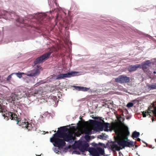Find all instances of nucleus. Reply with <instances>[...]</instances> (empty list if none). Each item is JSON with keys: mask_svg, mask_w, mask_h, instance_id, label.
<instances>
[{"mask_svg": "<svg viewBox=\"0 0 156 156\" xmlns=\"http://www.w3.org/2000/svg\"><path fill=\"white\" fill-rule=\"evenodd\" d=\"M9 18L15 19L17 26L22 28V30L23 31H25L24 34L28 37H30V25L29 23H27L28 21L27 20L17 15L13 11H8L5 10H0V18L7 19Z\"/></svg>", "mask_w": 156, "mask_h": 156, "instance_id": "nucleus-1", "label": "nucleus"}, {"mask_svg": "<svg viewBox=\"0 0 156 156\" xmlns=\"http://www.w3.org/2000/svg\"><path fill=\"white\" fill-rule=\"evenodd\" d=\"M89 143H87L81 137L80 139L75 143L73 146V151L72 152V154L80 155L81 152L88 151Z\"/></svg>", "mask_w": 156, "mask_h": 156, "instance_id": "nucleus-2", "label": "nucleus"}, {"mask_svg": "<svg viewBox=\"0 0 156 156\" xmlns=\"http://www.w3.org/2000/svg\"><path fill=\"white\" fill-rule=\"evenodd\" d=\"M55 139L52 142H50L54 146L52 148V150L55 152L57 153L60 151L66 152L68 151L69 147L68 146H66V141H65V140H63L62 138Z\"/></svg>", "mask_w": 156, "mask_h": 156, "instance_id": "nucleus-3", "label": "nucleus"}, {"mask_svg": "<svg viewBox=\"0 0 156 156\" xmlns=\"http://www.w3.org/2000/svg\"><path fill=\"white\" fill-rule=\"evenodd\" d=\"M37 68L28 71L27 73H24L18 71L17 73H13V75H16L18 78L20 79L23 76V75H26L30 77L35 76L40 73V70H42V67L39 65H37Z\"/></svg>", "mask_w": 156, "mask_h": 156, "instance_id": "nucleus-4", "label": "nucleus"}, {"mask_svg": "<svg viewBox=\"0 0 156 156\" xmlns=\"http://www.w3.org/2000/svg\"><path fill=\"white\" fill-rule=\"evenodd\" d=\"M58 132V137L59 138H62L63 140H65V141L69 143H72L74 142L72 136L68 133H63L62 132Z\"/></svg>", "mask_w": 156, "mask_h": 156, "instance_id": "nucleus-5", "label": "nucleus"}, {"mask_svg": "<svg viewBox=\"0 0 156 156\" xmlns=\"http://www.w3.org/2000/svg\"><path fill=\"white\" fill-rule=\"evenodd\" d=\"M52 53V52L51 51L46 52L41 56L37 58L34 61V64L35 65L38 63H42L50 57Z\"/></svg>", "mask_w": 156, "mask_h": 156, "instance_id": "nucleus-6", "label": "nucleus"}, {"mask_svg": "<svg viewBox=\"0 0 156 156\" xmlns=\"http://www.w3.org/2000/svg\"><path fill=\"white\" fill-rule=\"evenodd\" d=\"M126 139H124L122 141H118V144L121 146H123V149L125 148V147L130 148L133 147L134 146L133 141L128 139V137H127Z\"/></svg>", "mask_w": 156, "mask_h": 156, "instance_id": "nucleus-7", "label": "nucleus"}, {"mask_svg": "<svg viewBox=\"0 0 156 156\" xmlns=\"http://www.w3.org/2000/svg\"><path fill=\"white\" fill-rule=\"evenodd\" d=\"M115 81L116 82L120 84L126 83L129 82L130 78L126 75H121L115 78Z\"/></svg>", "mask_w": 156, "mask_h": 156, "instance_id": "nucleus-8", "label": "nucleus"}, {"mask_svg": "<svg viewBox=\"0 0 156 156\" xmlns=\"http://www.w3.org/2000/svg\"><path fill=\"white\" fill-rule=\"evenodd\" d=\"M90 145L93 146L90 147H88V151L90 154V155L91 156H97L96 152L94 150H93V149L92 148L96 150L101 149L98 147V143H96L95 142H94L91 143Z\"/></svg>", "mask_w": 156, "mask_h": 156, "instance_id": "nucleus-9", "label": "nucleus"}, {"mask_svg": "<svg viewBox=\"0 0 156 156\" xmlns=\"http://www.w3.org/2000/svg\"><path fill=\"white\" fill-rule=\"evenodd\" d=\"M98 147L101 149H97L96 150L93 149V150L95 151L96 152L97 156H100V155H103L105 154V144L99 142L98 143ZM93 149V148H92Z\"/></svg>", "mask_w": 156, "mask_h": 156, "instance_id": "nucleus-10", "label": "nucleus"}, {"mask_svg": "<svg viewBox=\"0 0 156 156\" xmlns=\"http://www.w3.org/2000/svg\"><path fill=\"white\" fill-rule=\"evenodd\" d=\"M73 88V90L74 89L78 91H81L84 92L88 91L89 93L91 94L94 92V90L90 89L89 87H87L81 86H77L73 85L72 87Z\"/></svg>", "mask_w": 156, "mask_h": 156, "instance_id": "nucleus-11", "label": "nucleus"}, {"mask_svg": "<svg viewBox=\"0 0 156 156\" xmlns=\"http://www.w3.org/2000/svg\"><path fill=\"white\" fill-rule=\"evenodd\" d=\"M66 78V73H60L57 76L55 74H53L51 76V77L50 78V81L52 80H60L62 79H65Z\"/></svg>", "mask_w": 156, "mask_h": 156, "instance_id": "nucleus-12", "label": "nucleus"}, {"mask_svg": "<svg viewBox=\"0 0 156 156\" xmlns=\"http://www.w3.org/2000/svg\"><path fill=\"white\" fill-rule=\"evenodd\" d=\"M152 62L150 60H146L140 64V68L145 70L150 67L151 65Z\"/></svg>", "mask_w": 156, "mask_h": 156, "instance_id": "nucleus-13", "label": "nucleus"}, {"mask_svg": "<svg viewBox=\"0 0 156 156\" xmlns=\"http://www.w3.org/2000/svg\"><path fill=\"white\" fill-rule=\"evenodd\" d=\"M103 121L104 123H103L102 127L100 128V131L104 130L105 131L108 132L109 130L108 128L109 127V125L110 123L108 122H105L104 121Z\"/></svg>", "mask_w": 156, "mask_h": 156, "instance_id": "nucleus-14", "label": "nucleus"}, {"mask_svg": "<svg viewBox=\"0 0 156 156\" xmlns=\"http://www.w3.org/2000/svg\"><path fill=\"white\" fill-rule=\"evenodd\" d=\"M140 64L131 65L129 66L128 70L129 72H133L136 71L137 68H140Z\"/></svg>", "mask_w": 156, "mask_h": 156, "instance_id": "nucleus-15", "label": "nucleus"}, {"mask_svg": "<svg viewBox=\"0 0 156 156\" xmlns=\"http://www.w3.org/2000/svg\"><path fill=\"white\" fill-rule=\"evenodd\" d=\"M19 97V95L16 94H12L11 96L7 98V101L10 102L14 101H15V99L16 98L18 99L17 98Z\"/></svg>", "mask_w": 156, "mask_h": 156, "instance_id": "nucleus-16", "label": "nucleus"}, {"mask_svg": "<svg viewBox=\"0 0 156 156\" xmlns=\"http://www.w3.org/2000/svg\"><path fill=\"white\" fill-rule=\"evenodd\" d=\"M66 14L63 11L58 13L57 15L58 20H62L63 21H65L64 19L66 17Z\"/></svg>", "mask_w": 156, "mask_h": 156, "instance_id": "nucleus-17", "label": "nucleus"}, {"mask_svg": "<svg viewBox=\"0 0 156 156\" xmlns=\"http://www.w3.org/2000/svg\"><path fill=\"white\" fill-rule=\"evenodd\" d=\"M46 16L45 13H38L35 16V18L37 19L38 20H42Z\"/></svg>", "mask_w": 156, "mask_h": 156, "instance_id": "nucleus-18", "label": "nucleus"}, {"mask_svg": "<svg viewBox=\"0 0 156 156\" xmlns=\"http://www.w3.org/2000/svg\"><path fill=\"white\" fill-rule=\"evenodd\" d=\"M95 122H96V123L94 124L95 129H96L97 130L98 129L100 131V128L102 127L103 123L101 121L99 120Z\"/></svg>", "mask_w": 156, "mask_h": 156, "instance_id": "nucleus-19", "label": "nucleus"}, {"mask_svg": "<svg viewBox=\"0 0 156 156\" xmlns=\"http://www.w3.org/2000/svg\"><path fill=\"white\" fill-rule=\"evenodd\" d=\"M58 131L54 134L51 137L50 139V142H52V141L54 140L55 139H59L58 137Z\"/></svg>", "mask_w": 156, "mask_h": 156, "instance_id": "nucleus-20", "label": "nucleus"}, {"mask_svg": "<svg viewBox=\"0 0 156 156\" xmlns=\"http://www.w3.org/2000/svg\"><path fill=\"white\" fill-rule=\"evenodd\" d=\"M140 134L139 132H137L135 130L132 133V137L133 139L135 138H137L139 136Z\"/></svg>", "mask_w": 156, "mask_h": 156, "instance_id": "nucleus-21", "label": "nucleus"}, {"mask_svg": "<svg viewBox=\"0 0 156 156\" xmlns=\"http://www.w3.org/2000/svg\"><path fill=\"white\" fill-rule=\"evenodd\" d=\"M58 129L59 131H61L63 133L65 132L68 130V129L66 126H63L60 127L58 128Z\"/></svg>", "mask_w": 156, "mask_h": 156, "instance_id": "nucleus-22", "label": "nucleus"}, {"mask_svg": "<svg viewBox=\"0 0 156 156\" xmlns=\"http://www.w3.org/2000/svg\"><path fill=\"white\" fill-rule=\"evenodd\" d=\"M147 86L149 90L156 89V83H153L151 85L148 84Z\"/></svg>", "mask_w": 156, "mask_h": 156, "instance_id": "nucleus-23", "label": "nucleus"}, {"mask_svg": "<svg viewBox=\"0 0 156 156\" xmlns=\"http://www.w3.org/2000/svg\"><path fill=\"white\" fill-rule=\"evenodd\" d=\"M83 131L84 132L85 135L84 136H89L91 134V132H90V130L87 128H84L83 129Z\"/></svg>", "mask_w": 156, "mask_h": 156, "instance_id": "nucleus-24", "label": "nucleus"}, {"mask_svg": "<svg viewBox=\"0 0 156 156\" xmlns=\"http://www.w3.org/2000/svg\"><path fill=\"white\" fill-rule=\"evenodd\" d=\"M81 137H82V139H83V140L87 143H89V142L92 140L90 138V136H84L83 135Z\"/></svg>", "mask_w": 156, "mask_h": 156, "instance_id": "nucleus-25", "label": "nucleus"}, {"mask_svg": "<svg viewBox=\"0 0 156 156\" xmlns=\"http://www.w3.org/2000/svg\"><path fill=\"white\" fill-rule=\"evenodd\" d=\"M103 133H102V134L98 135V138L100 139H101L103 140H106V138L108 136L107 135H106V136H105L104 135H103Z\"/></svg>", "mask_w": 156, "mask_h": 156, "instance_id": "nucleus-26", "label": "nucleus"}, {"mask_svg": "<svg viewBox=\"0 0 156 156\" xmlns=\"http://www.w3.org/2000/svg\"><path fill=\"white\" fill-rule=\"evenodd\" d=\"M23 126L25 128H27L28 130L32 129V128L33 127L32 124L29 122L26 124V126Z\"/></svg>", "mask_w": 156, "mask_h": 156, "instance_id": "nucleus-27", "label": "nucleus"}, {"mask_svg": "<svg viewBox=\"0 0 156 156\" xmlns=\"http://www.w3.org/2000/svg\"><path fill=\"white\" fill-rule=\"evenodd\" d=\"M118 145L119 144H118L117 142L116 141H113L110 145L111 147H114V148H116V147H119Z\"/></svg>", "mask_w": 156, "mask_h": 156, "instance_id": "nucleus-28", "label": "nucleus"}, {"mask_svg": "<svg viewBox=\"0 0 156 156\" xmlns=\"http://www.w3.org/2000/svg\"><path fill=\"white\" fill-rule=\"evenodd\" d=\"M71 71L73 74V76H78L80 75V72H77L73 71Z\"/></svg>", "mask_w": 156, "mask_h": 156, "instance_id": "nucleus-29", "label": "nucleus"}, {"mask_svg": "<svg viewBox=\"0 0 156 156\" xmlns=\"http://www.w3.org/2000/svg\"><path fill=\"white\" fill-rule=\"evenodd\" d=\"M66 78H69L73 76L72 71H70L69 72L66 73Z\"/></svg>", "mask_w": 156, "mask_h": 156, "instance_id": "nucleus-30", "label": "nucleus"}, {"mask_svg": "<svg viewBox=\"0 0 156 156\" xmlns=\"http://www.w3.org/2000/svg\"><path fill=\"white\" fill-rule=\"evenodd\" d=\"M134 105V103L132 102H129L127 103L126 105V106L128 108H130L132 107Z\"/></svg>", "mask_w": 156, "mask_h": 156, "instance_id": "nucleus-31", "label": "nucleus"}, {"mask_svg": "<svg viewBox=\"0 0 156 156\" xmlns=\"http://www.w3.org/2000/svg\"><path fill=\"white\" fill-rule=\"evenodd\" d=\"M13 75V73H11L10 75H9L6 78V80L8 82H10V81L11 78L12 76Z\"/></svg>", "mask_w": 156, "mask_h": 156, "instance_id": "nucleus-32", "label": "nucleus"}, {"mask_svg": "<svg viewBox=\"0 0 156 156\" xmlns=\"http://www.w3.org/2000/svg\"><path fill=\"white\" fill-rule=\"evenodd\" d=\"M101 118L99 116H94L92 117V118H93L94 119L93 120H94V121L95 122H96L97 121H98V118Z\"/></svg>", "mask_w": 156, "mask_h": 156, "instance_id": "nucleus-33", "label": "nucleus"}, {"mask_svg": "<svg viewBox=\"0 0 156 156\" xmlns=\"http://www.w3.org/2000/svg\"><path fill=\"white\" fill-rule=\"evenodd\" d=\"M46 81L45 80H41L40 81L38 82L36 84H42L44 83H46Z\"/></svg>", "mask_w": 156, "mask_h": 156, "instance_id": "nucleus-34", "label": "nucleus"}, {"mask_svg": "<svg viewBox=\"0 0 156 156\" xmlns=\"http://www.w3.org/2000/svg\"><path fill=\"white\" fill-rule=\"evenodd\" d=\"M109 141H108L107 143H106V145L105 144V146L104 147L105 148H108V149H110V146L109 144Z\"/></svg>", "mask_w": 156, "mask_h": 156, "instance_id": "nucleus-35", "label": "nucleus"}, {"mask_svg": "<svg viewBox=\"0 0 156 156\" xmlns=\"http://www.w3.org/2000/svg\"><path fill=\"white\" fill-rule=\"evenodd\" d=\"M69 126V129H76L77 128V126H70V125H69L68 126Z\"/></svg>", "mask_w": 156, "mask_h": 156, "instance_id": "nucleus-36", "label": "nucleus"}, {"mask_svg": "<svg viewBox=\"0 0 156 156\" xmlns=\"http://www.w3.org/2000/svg\"><path fill=\"white\" fill-rule=\"evenodd\" d=\"M40 103H42V102H45V101H47L46 98H41L40 99Z\"/></svg>", "mask_w": 156, "mask_h": 156, "instance_id": "nucleus-37", "label": "nucleus"}, {"mask_svg": "<svg viewBox=\"0 0 156 156\" xmlns=\"http://www.w3.org/2000/svg\"><path fill=\"white\" fill-rule=\"evenodd\" d=\"M141 112L143 117H146L147 116L146 113L145 112L143 111Z\"/></svg>", "mask_w": 156, "mask_h": 156, "instance_id": "nucleus-38", "label": "nucleus"}, {"mask_svg": "<svg viewBox=\"0 0 156 156\" xmlns=\"http://www.w3.org/2000/svg\"><path fill=\"white\" fill-rule=\"evenodd\" d=\"M124 123V125H125L126 128L128 129V135L129 136L130 135V132H129V128L128 126L127 125H126L124 123Z\"/></svg>", "mask_w": 156, "mask_h": 156, "instance_id": "nucleus-39", "label": "nucleus"}, {"mask_svg": "<svg viewBox=\"0 0 156 156\" xmlns=\"http://www.w3.org/2000/svg\"><path fill=\"white\" fill-rule=\"evenodd\" d=\"M22 122L23 123H24L23 125L24 124L25 125V126H26V124L29 123L27 121V120L26 119L24 121V122H23V120H22Z\"/></svg>", "mask_w": 156, "mask_h": 156, "instance_id": "nucleus-40", "label": "nucleus"}, {"mask_svg": "<svg viewBox=\"0 0 156 156\" xmlns=\"http://www.w3.org/2000/svg\"><path fill=\"white\" fill-rule=\"evenodd\" d=\"M48 4L49 5H50V4L52 3H53L54 1V0H48Z\"/></svg>", "mask_w": 156, "mask_h": 156, "instance_id": "nucleus-41", "label": "nucleus"}, {"mask_svg": "<svg viewBox=\"0 0 156 156\" xmlns=\"http://www.w3.org/2000/svg\"><path fill=\"white\" fill-rule=\"evenodd\" d=\"M89 121L91 123L94 124L95 123V122L93 119H90L89 120Z\"/></svg>", "mask_w": 156, "mask_h": 156, "instance_id": "nucleus-42", "label": "nucleus"}, {"mask_svg": "<svg viewBox=\"0 0 156 156\" xmlns=\"http://www.w3.org/2000/svg\"><path fill=\"white\" fill-rule=\"evenodd\" d=\"M138 100L137 99H135L132 101V102L134 104L136 103V102H138Z\"/></svg>", "mask_w": 156, "mask_h": 156, "instance_id": "nucleus-43", "label": "nucleus"}, {"mask_svg": "<svg viewBox=\"0 0 156 156\" xmlns=\"http://www.w3.org/2000/svg\"><path fill=\"white\" fill-rule=\"evenodd\" d=\"M115 150L117 151H119L121 149H122V148H118L117 147H116V148H115Z\"/></svg>", "mask_w": 156, "mask_h": 156, "instance_id": "nucleus-44", "label": "nucleus"}, {"mask_svg": "<svg viewBox=\"0 0 156 156\" xmlns=\"http://www.w3.org/2000/svg\"><path fill=\"white\" fill-rule=\"evenodd\" d=\"M2 33L1 31H0V40H2Z\"/></svg>", "mask_w": 156, "mask_h": 156, "instance_id": "nucleus-45", "label": "nucleus"}, {"mask_svg": "<svg viewBox=\"0 0 156 156\" xmlns=\"http://www.w3.org/2000/svg\"><path fill=\"white\" fill-rule=\"evenodd\" d=\"M90 138H91V139L92 140L93 139H94L95 138V136H94L92 135L91 136H90Z\"/></svg>", "mask_w": 156, "mask_h": 156, "instance_id": "nucleus-46", "label": "nucleus"}, {"mask_svg": "<svg viewBox=\"0 0 156 156\" xmlns=\"http://www.w3.org/2000/svg\"><path fill=\"white\" fill-rule=\"evenodd\" d=\"M97 132V130L96 132H95L94 131H92L91 130H90V132H91V134H94L95 133H96Z\"/></svg>", "mask_w": 156, "mask_h": 156, "instance_id": "nucleus-47", "label": "nucleus"}, {"mask_svg": "<svg viewBox=\"0 0 156 156\" xmlns=\"http://www.w3.org/2000/svg\"><path fill=\"white\" fill-rule=\"evenodd\" d=\"M109 154H105H105H104L103 155H100V156H108L109 155Z\"/></svg>", "mask_w": 156, "mask_h": 156, "instance_id": "nucleus-48", "label": "nucleus"}, {"mask_svg": "<svg viewBox=\"0 0 156 156\" xmlns=\"http://www.w3.org/2000/svg\"><path fill=\"white\" fill-rule=\"evenodd\" d=\"M153 114L156 117V111H154L153 112Z\"/></svg>", "mask_w": 156, "mask_h": 156, "instance_id": "nucleus-49", "label": "nucleus"}, {"mask_svg": "<svg viewBox=\"0 0 156 156\" xmlns=\"http://www.w3.org/2000/svg\"><path fill=\"white\" fill-rule=\"evenodd\" d=\"M137 140L138 141H141L142 140H141V139L140 138H139V137L137 138Z\"/></svg>", "mask_w": 156, "mask_h": 156, "instance_id": "nucleus-50", "label": "nucleus"}, {"mask_svg": "<svg viewBox=\"0 0 156 156\" xmlns=\"http://www.w3.org/2000/svg\"><path fill=\"white\" fill-rule=\"evenodd\" d=\"M44 118L43 116L42 115H40L39 118L40 119H42Z\"/></svg>", "mask_w": 156, "mask_h": 156, "instance_id": "nucleus-51", "label": "nucleus"}, {"mask_svg": "<svg viewBox=\"0 0 156 156\" xmlns=\"http://www.w3.org/2000/svg\"><path fill=\"white\" fill-rule=\"evenodd\" d=\"M147 37H148L149 38H150L152 37L150 35H148V34H147Z\"/></svg>", "mask_w": 156, "mask_h": 156, "instance_id": "nucleus-52", "label": "nucleus"}, {"mask_svg": "<svg viewBox=\"0 0 156 156\" xmlns=\"http://www.w3.org/2000/svg\"><path fill=\"white\" fill-rule=\"evenodd\" d=\"M108 141H109V143H112L113 141L111 140H108Z\"/></svg>", "mask_w": 156, "mask_h": 156, "instance_id": "nucleus-53", "label": "nucleus"}, {"mask_svg": "<svg viewBox=\"0 0 156 156\" xmlns=\"http://www.w3.org/2000/svg\"><path fill=\"white\" fill-rule=\"evenodd\" d=\"M141 141H142V142L143 143H144V144H147V143L146 142H145L144 141V140H141Z\"/></svg>", "mask_w": 156, "mask_h": 156, "instance_id": "nucleus-54", "label": "nucleus"}, {"mask_svg": "<svg viewBox=\"0 0 156 156\" xmlns=\"http://www.w3.org/2000/svg\"><path fill=\"white\" fill-rule=\"evenodd\" d=\"M39 90H37V91H36V90L35 91V93L36 94H38L39 93V92H38V91Z\"/></svg>", "mask_w": 156, "mask_h": 156, "instance_id": "nucleus-55", "label": "nucleus"}, {"mask_svg": "<svg viewBox=\"0 0 156 156\" xmlns=\"http://www.w3.org/2000/svg\"><path fill=\"white\" fill-rule=\"evenodd\" d=\"M121 118H122V119L123 121L125 120V118L124 117H121Z\"/></svg>", "mask_w": 156, "mask_h": 156, "instance_id": "nucleus-56", "label": "nucleus"}, {"mask_svg": "<svg viewBox=\"0 0 156 156\" xmlns=\"http://www.w3.org/2000/svg\"><path fill=\"white\" fill-rule=\"evenodd\" d=\"M152 146V145L151 144H150V145H149V146H148V147H150V148H151Z\"/></svg>", "mask_w": 156, "mask_h": 156, "instance_id": "nucleus-57", "label": "nucleus"}, {"mask_svg": "<svg viewBox=\"0 0 156 156\" xmlns=\"http://www.w3.org/2000/svg\"><path fill=\"white\" fill-rule=\"evenodd\" d=\"M19 121L18 120H16V124H19Z\"/></svg>", "mask_w": 156, "mask_h": 156, "instance_id": "nucleus-58", "label": "nucleus"}, {"mask_svg": "<svg viewBox=\"0 0 156 156\" xmlns=\"http://www.w3.org/2000/svg\"><path fill=\"white\" fill-rule=\"evenodd\" d=\"M154 59L155 60V65H156V58H154Z\"/></svg>", "mask_w": 156, "mask_h": 156, "instance_id": "nucleus-59", "label": "nucleus"}, {"mask_svg": "<svg viewBox=\"0 0 156 156\" xmlns=\"http://www.w3.org/2000/svg\"><path fill=\"white\" fill-rule=\"evenodd\" d=\"M119 154L120 155L122 154V155H123L122 154V153L121 152H119Z\"/></svg>", "mask_w": 156, "mask_h": 156, "instance_id": "nucleus-60", "label": "nucleus"}, {"mask_svg": "<svg viewBox=\"0 0 156 156\" xmlns=\"http://www.w3.org/2000/svg\"><path fill=\"white\" fill-rule=\"evenodd\" d=\"M153 73L154 74H156V71H154L153 72Z\"/></svg>", "mask_w": 156, "mask_h": 156, "instance_id": "nucleus-61", "label": "nucleus"}, {"mask_svg": "<svg viewBox=\"0 0 156 156\" xmlns=\"http://www.w3.org/2000/svg\"><path fill=\"white\" fill-rule=\"evenodd\" d=\"M131 118V117H127L126 118L127 119H129Z\"/></svg>", "mask_w": 156, "mask_h": 156, "instance_id": "nucleus-62", "label": "nucleus"}, {"mask_svg": "<svg viewBox=\"0 0 156 156\" xmlns=\"http://www.w3.org/2000/svg\"><path fill=\"white\" fill-rule=\"evenodd\" d=\"M138 147V146H137V145H136V146H135V148H136V149Z\"/></svg>", "mask_w": 156, "mask_h": 156, "instance_id": "nucleus-63", "label": "nucleus"}, {"mask_svg": "<svg viewBox=\"0 0 156 156\" xmlns=\"http://www.w3.org/2000/svg\"><path fill=\"white\" fill-rule=\"evenodd\" d=\"M41 154H40V155H37V154H36V156H41Z\"/></svg>", "mask_w": 156, "mask_h": 156, "instance_id": "nucleus-64", "label": "nucleus"}]
</instances>
